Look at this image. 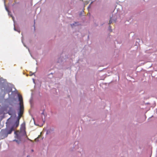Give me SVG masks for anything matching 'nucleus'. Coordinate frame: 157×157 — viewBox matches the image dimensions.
I'll return each mask as SVG.
<instances>
[{
	"label": "nucleus",
	"instance_id": "obj_15",
	"mask_svg": "<svg viewBox=\"0 0 157 157\" xmlns=\"http://www.w3.org/2000/svg\"><path fill=\"white\" fill-rule=\"evenodd\" d=\"M6 10L8 12H9V10H8V9H7V8H6Z\"/></svg>",
	"mask_w": 157,
	"mask_h": 157
},
{
	"label": "nucleus",
	"instance_id": "obj_8",
	"mask_svg": "<svg viewBox=\"0 0 157 157\" xmlns=\"http://www.w3.org/2000/svg\"><path fill=\"white\" fill-rule=\"evenodd\" d=\"M14 141H15L17 143L19 144L21 141V140L20 139H19L18 140H14Z\"/></svg>",
	"mask_w": 157,
	"mask_h": 157
},
{
	"label": "nucleus",
	"instance_id": "obj_13",
	"mask_svg": "<svg viewBox=\"0 0 157 157\" xmlns=\"http://www.w3.org/2000/svg\"><path fill=\"white\" fill-rule=\"evenodd\" d=\"M82 15V13L81 12H80V13H79V16H81Z\"/></svg>",
	"mask_w": 157,
	"mask_h": 157
},
{
	"label": "nucleus",
	"instance_id": "obj_3",
	"mask_svg": "<svg viewBox=\"0 0 157 157\" xmlns=\"http://www.w3.org/2000/svg\"><path fill=\"white\" fill-rule=\"evenodd\" d=\"M24 109H22V108L21 107V108H19V111L18 113V116L17 118V120H19H19L22 116L23 113Z\"/></svg>",
	"mask_w": 157,
	"mask_h": 157
},
{
	"label": "nucleus",
	"instance_id": "obj_16",
	"mask_svg": "<svg viewBox=\"0 0 157 157\" xmlns=\"http://www.w3.org/2000/svg\"><path fill=\"white\" fill-rule=\"evenodd\" d=\"M12 18H13V17L12 16Z\"/></svg>",
	"mask_w": 157,
	"mask_h": 157
},
{
	"label": "nucleus",
	"instance_id": "obj_17",
	"mask_svg": "<svg viewBox=\"0 0 157 157\" xmlns=\"http://www.w3.org/2000/svg\"><path fill=\"white\" fill-rule=\"evenodd\" d=\"M75 24H77V23H75Z\"/></svg>",
	"mask_w": 157,
	"mask_h": 157
},
{
	"label": "nucleus",
	"instance_id": "obj_18",
	"mask_svg": "<svg viewBox=\"0 0 157 157\" xmlns=\"http://www.w3.org/2000/svg\"><path fill=\"white\" fill-rule=\"evenodd\" d=\"M109 27H111L110 26H109Z\"/></svg>",
	"mask_w": 157,
	"mask_h": 157
},
{
	"label": "nucleus",
	"instance_id": "obj_4",
	"mask_svg": "<svg viewBox=\"0 0 157 157\" xmlns=\"http://www.w3.org/2000/svg\"><path fill=\"white\" fill-rule=\"evenodd\" d=\"M110 17H113L112 18L113 21L114 22H116L117 20V18L115 15H113V14H112V16H110Z\"/></svg>",
	"mask_w": 157,
	"mask_h": 157
},
{
	"label": "nucleus",
	"instance_id": "obj_9",
	"mask_svg": "<svg viewBox=\"0 0 157 157\" xmlns=\"http://www.w3.org/2000/svg\"><path fill=\"white\" fill-rule=\"evenodd\" d=\"M0 88H1L2 91V92L3 90L2 88H4V86L3 85H0Z\"/></svg>",
	"mask_w": 157,
	"mask_h": 157
},
{
	"label": "nucleus",
	"instance_id": "obj_1",
	"mask_svg": "<svg viewBox=\"0 0 157 157\" xmlns=\"http://www.w3.org/2000/svg\"><path fill=\"white\" fill-rule=\"evenodd\" d=\"M10 118L7 120L6 122V128L5 129H2L1 131V132L3 135L6 134V136H7L8 134H11L12 132L14 130L13 127H12L10 129H8L7 126L10 124Z\"/></svg>",
	"mask_w": 157,
	"mask_h": 157
},
{
	"label": "nucleus",
	"instance_id": "obj_14",
	"mask_svg": "<svg viewBox=\"0 0 157 157\" xmlns=\"http://www.w3.org/2000/svg\"><path fill=\"white\" fill-rule=\"evenodd\" d=\"M71 26L73 27V26H74L75 24H71Z\"/></svg>",
	"mask_w": 157,
	"mask_h": 157
},
{
	"label": "nucleus",
	"instance_id": "obj_2",
	"mask_svg": "<svg viewBox=\"0 0 157 157\" xmlns=\"http://www.w3.org/2000/svg\"><path fill=\"white\" fill-rule=\"evenodd\" d=\"M18 98L19 100L20 101V108H21V107L22 108V109H24V106L22 97L21 95H19Z\"/></svg>",
	"mask_w": 157,
	"mask_h": 157
},
{
	"label": "nucleus",
	"instance_id": "obj_7",
	"mask_svg": "<svg viewBox=\"0 0 157 157\" xmlns=\"http://www.w3.org/2000/svg\"><path fill=\"white\" fill-rule=\"evenodd\" d=\"M18 132H16V131H15L14 132V134H15V138H18V136L17 134V133H18Z\"/></svg>",
	"mask_w": 157,
	"mask_h": 157
},
{
	"label": "nucleus",
	"instance_id": "obj_12",
	"mask_svg": "<svg viewBox=\"0 0 157 157\" xmlns=\"http://www.w3.org/2000/svg\"><path fill=\"white\" fill-rule=\"evenodd\" d=\"M9 114V115H12V113H11V112L10 111H9V113H8Z\"/></svg>",
	"mask_w": 157,
	"mask_h": 157
},
{
	"label": "nucleus",
	"instance_id": "obj_11",
	"mask_svg": "<svg viewBox=\"0 0 157 157\" xmlns=\"http://www.w3.org/2000/svg\"><path fill=\"white\" fill-rule=\"evenodd\" d=\"M92 3V2H91V3L89 5V6H88V8H87V9H88L89 8H90V6H91V4Z\"/></svg>",
	"mask_w": 157,
	"mask_h": 157
},
{
	"label": "nucleus",
	"instance_id": "obj_19",
	"mask_svg": "<svg viewBox=\"0 0 157 157\" xmlns=\"http://www.w3.org/2000/svg\"><path fill=\"white\" fill-rule=\"evenodd\" d=\"M27 157H28V156H27Z\"/></svg>",
	"mask_w": 157,
	"mask_h": 157
},
{
	"label": "nucleus",
	"instance_id": "obj_6",
	"mask_svg": "<svg viewBox=\"0 0 157 157\" xmlns=\"http://www.w3.org/2000/svg\"><path fill=\"white\" fill-rule=\"evenodd\" d=\"M113 17H110V20L109 21V24H110L113 22V21L112 20V18H113Z\"/></svg>",
	"mask_w": 157,
	"mask_h": 157
},
{
	"label": "nucleus",
	"instance_id": "obj_5",
	"mask_svg": "<svg viewBox=\"0 0 157 157\" xmlns=\"http://www.w3.org/2000/svg\"><path fill=\"white\" fill-rule=\"evenodd\" d=\"M19 120H17V121L15 122L14 125L16 127H17L19 124Z\"/></svg>",
	"mask_w": 157,
	"mask_h": 157
},
{
	"label": "nucleus",
	"instance_id": "obj_10",
	"mask_svg": "<svg viewBox=\"0 0 157 157\" xmlns=\"http://www.w3.org/2000/svg\"><path fill=\"white\" fill-rule=\"evenodd\" d=\"M40 136H39L37 138L35 139V141H38V138H39Z\"/></svg>",
	"mask_w": 157,
	"mask_h": 157
}]
</instances>
